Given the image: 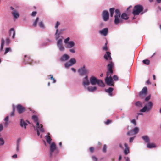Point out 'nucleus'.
Instances as JSON below:
<instances>
[{
  "instance_id": "1",
  "label": "nucleus",
  "mask_w": 161,
  "mask_h": 161,
  "mask_svg": "<svg viewBox=\"0 0 161 161\" xmlns=\"http://www.w3.org/2000/svg\"><path fill=\"white\" fill-rule=\"evenodd\" d=\"M70 38L68 37L64 40V43L65 44V47L69 49V51L72 53H74L76 52L75 48L74 47L75 46V43L73 41H69Z\"/></svg>"
},
{
  "instance_id": "2",
  "label": "nucleus",
  "mask_w": 161,
  "mask_h": 161,
  "mask_svg": "<svg viewBox=\"0 0 161 161\" xmlns=\"http://www.w3.org/2000/svg\"><path fill=\"white\" fill-rule=\"evenodd\" d=\"M111 53L109 52H106V53L104 55V58L105 60L108 59V58L110 61V63L108 65V70L110 71L111 73H113L112 68L114 66V63L111 61L112 58L110 56Z\"/></svg>"
},
{
  "instance_id": "3",
  "label": "nucleus",
  "mask_w": 161,
  "mask_h": 161,
  "mask_svg": "<svg viewBox=\"0 0 161 161\" xmlns=\"http://www.w3.org/2000/svg\"><path fill=\"white\" fill-rule=\"evenodd\" d=\"M143 6L139 4L135 5L132 14L134 15H137L139 14L143 10Z\"/></svg>"
},
{
  "instance_id": "4",
  "label": "nucleus",
  "mask_w": 161,
  "mask_h": 161,
  "mask_svg": "<svg viewBox=\"0 0 161 161\" xmlns=\"http://www.w3.org/2000/svg\"><path fill=\"white\" fill-rule=\"evenodd\" d=\"M153 105L152 103L151 102H149L142 109L140 110V111L141 112H149L151 109Z\"/></svg>"
},
{
  "instance_id": "5",
  "label": "nucleus",
  "mask_w": 161,
  "mask_h": 161,
  "mask_svg": "<svg viewBox=\"0 0 161 161\" xmlns=\"http://www.w3.org/2000/svg\"><path fill=\"white\" fill-rule=\"evenodd\" d=\"M78 71L80 75L88 74L90 72L89 69L85 67V65H83L82 67L79 68Z\"/></svg>"
},
{
  "instance_id": "6",
  "label": "nucleus",
  "mask_w": 161,
  "mask_h": 161,
  "mask_svg": "<svg viewBox=\"0 0 161 161\" xmlns=\"http://www.w3.org/2000/svg\"><path fill=\"white\" fill-rule=\"evenodd\" d=\"M57 41L56 44L59 50L60 51H64L65 50V48L63 45L62 39H59Z\"/></svg>"
},
{
  "instance_id": "7",
  "label": "nucleus",
  "mask_w": 161,
  "mask_h": 161,
  "mask_svg": "<svg viewBox=\"0 0 161 161\" xmlns=\"http://www.w3.org/2000/svg\"><path fill=\"white\" fill-rule=\"evenodd\" d=\"M102 16L103 21H106L109 18V14L108 12L106 10L103 11L102 14Z\"/></svg>"
},
{
  "instance_id": "8",
  "label": "nucleus",
  "mask_w": 161,
  "mask_h": 161,
  "mask_svg": "<svg viewBox=\"0 0 161 161\" xmlns=\"http://www.w3.org/2000/svg\"><path fill=\"white\" fill-rule=\"evenodd\" d=\"M36 131L37 133V135L38 136L40 135V133L39 131L40 130L42 132H44L45 131L44 129L42 127V124L39 125L38 122H37L36 124Z\"/></svg>"
},
{
  "instance_id": "9",
  "label": "nucleus",
  "mask_w": 161,
  "mask_h": 161,
  "mask_svg": "<svg viewBox=\"0 0 161 161\" xmlns=\"http://www.w3.org/2000/svg\"><path fill=\"white\" fill-rule=\"evenodd\" d=\"M90 84V82L89 81L88 77L86 76L84 77L82 80V84L83 85L85 88H86V86H88Z\"/></svg>"
},
{
  "instance_id": "10",
  "label": "nucleus",
  "mask_w": 161,
  "mask_h": 161,
  "mask_svg": "<svg viewBox=\"0 0 161 161\" xmlns=\"http://www.w3.org/2000/svg\"><path fill=\"white\" fill-rule=\"evenodd\" d=\"M147 92V89L146 87H144L139 92V95L141 98L146 96Z\"/></svg>"
},
{
  "instance_id": "11",
  "label": "nucleus",
  "mask_w": 161,
  "mask_h": 161,
  "mask_svg": "<svg viewBox=\"0 0 161 161\" xmlns=\"http://www.w3.org/2000/svg\"><path fill=\"white\" fill-rule=\"evenodd\" d=\"M105 81L106 84L109 86H113V82L112 77H106L105 79Z\"/></svg>"
},
{
  "instance_id": "12",
  "label": "nucleus",
  "mask_w": 161,
  "mask_h": 161,
  "mask_svg": "<svg viewBox=\"0 0 161 161\" xmlns=\"http://www.w3.org/2000/svg\"><path fill=\"white\" fill-rule=\"evenodd\" d=\"M56 145L54 142L52 143L50 146V156L51 157L53 156V153L56 149Z\"/></svg>"
},
{
  "instance_id": "13",
  "label": "nucleus",
  "mask_w": 161,
  "mask_h": 161,
  "mask_svg": "<svg viewBox=\"0 0 161 161\" xmlns=\"http://www.w3.org/2000/svg\"><path fill=\"white\" fill-rule=\"evenodd\" d=\"M99 32L101 35L106 36L108 34V29L107 28H105L100 31Z\"/></svg>"
},
{
  "instance_id": "14",
  "label": "nucleus",
  "mask_w": 161,
  "mask_h": 161,
  "mask_svg": "<svg viewBox=\"0 0 161 161\" xmlns=\"http://www.w3.org/2000/svg\"><path fill=\"white\" fill-rule=\"evenodd\" d=\"M25 108L20 104H18L17 106V111L19 114L22 113L25 110Z\"/></svg>"
},
{
  "instance_id": "15",
  "label": "nucleus",
  "mask_w": 161,
  "mask_h": 161,
  "mask_svg": "<svg viewBox=\"0 0 161 161\" xmlns=\"http://www.w3.org/2000/svg\"><path fill=\"white\" fill-rule=\"evenodd\" d=\"M98 79L94 76H92L90 78V83L92 85H95L97 84Z\"/></svg>"
},
{
  "instance_id": "16",
  "label": "nucleus",
  "mask_w": 161,
  "mask_h": 161,
  "mask_svg": "<svg viewBox=\"0 0 161 161\" xmlns=\"http://www.w3.org/2000/svg\"><path fill=\"white\" fill-rule=\"evenodd\" d=\"M69 58V56L67 54H64L61 57L60 60L62 62H64L68 60Z\"/></svg>"
},
{
  "instance_id": "17",
  "label": "nucleus",
  "mask_w": 161,
  "mask_h": 161,
  "mask_svg": "<svg viewBox=\"0 0 161 161\" xmlns=\"http://www.w3.org/2000/svg\"><path fill=\"white\" fill-rule=\"evenodd\" d=\"M120 17L114 16V23L115 25H118L120 23L122 22V20L120 19Z\"/></svg>"
},
{
  "instance_id": "18",
  "label": "nucleus",
  "mask_w": 161,
  "mask_h": 161,
  "mask_svg": "<svg viewBox=\"0 0 161 161\" xmlns=\"http://www.w3.org/2000/svg\"><path fill=\"white\" fill-rule=\"evenodd\" d=\"M20 126L22 127H24L25 129H26V126L27 125V124L23 119H20Z\"/></svg>"
},
{
  "instance_id": "19",
  "label": "nucleus",
  "mask_w": 161,
  "mask_h": 161,
  "mask_svg": "<svg viewBox=\"0 0 161 161\" xmlns=\"http://www.w3.org/2000/svg\"><path fill=\"white\" fill-rule=\"evenodd\" d=\"M124 145L125 148V149L124 150V153L125 155H126L129 152V148L126 143H125Z\"/></svg>"
},
{
  "instance_id": "20",
  "label": "nucleus",
  "mask_w": 161,
  "mask_h": 161,
  "mask_svg": "<svg viewBox=\"0 0 161 161\" xmlns=\"http://www.w3.org/2000/svg\"><path fill=\"white\" fill-rule=\"evenodd\" d=\"M12 14L14 17L17 19L19 17V14L15 10H14L12 12Z\"/></svg>"
},
{
  "instance_id": "21",
  "label": "nucleus",
  "mask_w": 161,
  "mask_h": 161,
  "mask_svg": "<svg viewBox=\"0 0 161 161\" xmlns=\"http://www.w3.org/2000/svg\"><path fill=\"white\" fill-rule=\"evenodd\" d=\"M12 33L13 34L12 38L14 39L15 37V32L14 29L13 28H11L9 30L10 35H11Z\"/></svg>"
},
{
  "instance_id": "22",
  "label": "nucleus",
  "mask_w": 161,
  "mask_h": 161,
  "mask_svg": "<svg viewBox=\"0 0 161 161\" xmlns=\"http://www.w3.org/2000/svg\"><path fill=\"white\" fill-rule=\"evenodd\" d=\"M87 90L90 92H93L97 89L96 87L89 86L86 88Z\"/></svg>"
},
{
  "instance_id": "23",
  "label": "nucleus",
  "mask_w": 161,
  "mask_h": 161,
  "mask_svg": "<svg viewBox=\"0 0 161 161\" xmlns=\"http://www.w3.org/2000/svg\"><path fill=\"white\" fill-rule=\"evenodd\" d=\"M113 88L111 87H110L108 89H105V91L106 92L108 93L109 95L110 96H112V92L113 91Z\"/></svg>"
},
{
  "instance_id": "24",
  "label": "nucleus",
  "mask_w": 161,
  "mask_h": 161,
  "mask_svg": "<svg viewBox=\"0 0 161 161\" xmlns=\"http://www.w3.org/2000/svg\"><path fill=\"white\" fill-rule=\"evenodd\" d=\"M5 43V41L4 39L2 38L1 40V46L0 48V51L2 52L3 50V46Z\"/></svg>"
},
{
  "instance_id": "25",
  "label": "nucleus",
  "mask_w": 161,
  "mask_h": 161,
  "mask_svg": "<svg viewBox=\"0 0 161 161\" xmlns=\"http://www.w3.org/2000/svg\"><path fill=\"white\" fill-rule=\"evenodd\" d=\"M120 16L122 19L124 20H127L129 18L127 15L125 13H123Z\"/></svg>"
},
{
  "instance_id": "26",
  "label": "nucleus",
  "mask_w": 161,
  "mask_h": 161,
  "mask_svg": "<svg viewBox=\"0 0 161 161\" xmlns=\"http://www.w3.org/2000/svg\"><path fill=\"white\" fill-rule=\"evenodd\" d=\"M142 138L146 143H149V139L147 136H142Z\"/></svg>"
},
{
  "instance_id": "27",
  "label": "nucleus",
  "mask_w": 161,
  "mask_h": 161,
  "mask_svg": "<svg viewBox=\"0 0 161 161\" xmlns=\"http://www.w3.org/2000/svg\"><path fill=\"white\" fill-rule=\"evenodd\" d=\"M45 137L47 142L49 144H51L52 139L50 136L48 135H46Z\"/></svg>"
},
{
  "instance_id": "28",
  "label": "nucleus",
  "mask_w": 161,
  "mask_h": 161,
  "mask_svg": "<svg viewBox=\"0 0 161 161\" xmlns=\"http://www.w3.org/2000/svg\"><path fill=\"white\" fill-rule=\"evenodd\" d=\"M99 86L101 87H104L105 85L103 82L101 80L98 79L97 84Z\"/></svg>"
},
{
  "instance_id": "29",
  "label": "nucleus",
  "mask_w": 161,
  "mask_h": 161,
  "mask_svg": "<svg viewBox=\"0 0 161 161\" xmlns=\"http://www.w3.org/2000/svg\"><path fill=\"white\" fill-rule=\"evenodd\" d=\"M55 39L56 40H58L60 37L59 34H58V30H56V32L55 34Z\"/></svg>"
},
{
  "instance_id": "30",
  "label": "nucleus",
  "mask_w": 161,
  "mask_h": 161,
  "mask_svg": "<svg viewBox=\"0 0 161 161\" xmlns=\"http://www.w3.org/2000/svg\"><path fill=\"white\" fill-rule=\"evenodd\" d=\"M115 15L114 16H116L119 17H120L121 14L119 10L118 9H116L115 11Z\"/></svg>"
},
{
  "instance_id": "31",
  "label": "nucleus",
  "mask_w": 161,
  "mask_h": 161,
  "mask_svg": "<svg viewBox=\"0 0 161 161\" xmlns=\"http://www.w3.org/2000/svg\"><path fill=\"white\" fill-rule=\"evenodd\" d=\"M147 148H151L155 147V146L154 144L153 143H148L147 145Z\"/></svg>"
},
{
  "instance_id": "32",
  "label": "nucleus",
  "mask_w": 161,
  "mask_h": 161,
  "mask_svg": "<svg viewBox=\"0 0 161 161\" xmlns=\"http://www.w3.org/2000/svg\"><path fill=\"white\" fill-rule=\"evenodd\" d=\"M115 8H112L109 9V11L110 13V16L112 17L113 16L114 13Z\"/></svg>"
},
{
  "instance_id": "33",
  "label": "nucleus",
  "mask_w": 161,
  "mask_h": 161,
  "mask_svg": "<svg viewBox=\"0 0 161 161\" xmlns=\"http://www.w3.org/2000/svg\"><path fill=\"white\" fill-rule=\"evenodd\" d=\"M72 65L75 64L76 63V60L74 58H71L69 61Z\"/></svg>"
},
{
  "instance_id": "34",
  "label": "nucleus",
  "mask_w": 161,
  "mask_h": 161,
  "mask_svg": "<svg viewBox=\"0 0 161 161\" xmlns=\"http://www.w3.org/2000/svg\"><path fill=\"white\" fill-rule=\"evenodd\" d=\"M72 65L71 64V63L70 62V61H69V62L65 63L64 64V66L66 68H68L69 67L72 66Z\"/></svg>"
},
{
  "instance_id": "35",
  "label": "nucleus",
  "mask_w": 161,
  "mask_h": 161,
  "mask_svg": "<svg viewBox=\"0 0 161 161\" xmlns=\"http://www.w3.org/2000/svg\"><path fill=\"white\" fill-rule=\"evenodd\" d=\"M136 106L138 107H142V102L140 101H137L135 103Z\"/></svg>"
},
{
  "instance_id": "36",
  "label": "nucleus",
  "mask_w": 161,
  "mask_h": 161,
  "mask_svg": "<svg viewBox=\"0 0 161 161\" xmlns=\"http://www.w3.org/2000/svg\"><path fill=\"white\" fill-rule=\"evenodd\" d=\"M32 119L34 120L35 122H36V123L38 122V119L36 115H33L32 117Z\"/></svg>"
},
{
  "instance_id": "37",
  "label": "nucleus",
  "mask_w": 161,
  "mask_h": 161,
  "mask_svg": "<svg viewBox=\"0 0 161 161\" xmlns=\"http://www.w3.org/2000/svg\"><path fill=\"white\" fill-rule=\"evenodd\" d=\"M39 18L37 17L36 18V19L35 20V21L34 22L33 25L34 27H36V26L37 23L38 21H39Z\"/></svg>"
},
{
  "instance_id": "38",
  "label": "nucleus",
  "mask_w": 161,
  "mask_h": 161,
  "mask_svg": "<svg viewBox=\"0 0 161 161\" xmlns=\"http://www.w3.org/2000/svg\"><path fill=\"white\" fill-rule=\"evenodd\" d=\"M142 62L144 64L147 65H149L150 64V61L148 59L144 60H143Z\"/></svg>"
},
{
  "instance_id": "39",
  "label": "nucleus",
  "mask_w": 161,
  "mask_h": 161,
  "mask_svg": "<svg viewBox=\"0 0 161 161\" xmlns=\"http://www.w3.org/2000/svg\"><path fill=\"white\" fill-rule=\"evenodd\" d=\"M113 73H111L110 71L108 70L107 72L106 73V77H111V75L113 74Z\"/></svg>"
},
{
  "instance_id": "40",
  "label": "nucleus",
  "mask_w": 161,
  "mask_h": 161,
  "mask_svg": "<svg viewBox=\"0 0 161 161\" xmlns=\"http://www.w3.org/2000/svg\"><path fill=\"white\" fill-rule=\"evenodd\" d=\"M135 134L133 132V131L132 130L128 131L127 133V135L129 136H131Z\"/></svg>"
},
{
  "instance_id": "41",
  "label": "nucleus",
  "mask_w": 161,
  "mask_h": 161,
  "mask_svg": "<svg viewBox=\"0 0 161 161\" xmlns=\"http://www.w3.org/2000/svg\"><path fill=\"white\" fill-rule=\"evenodd\" d=\"M132 130L133 131L134 133L135 134H136L138 133L139 131V129L138 127H136Z\"/></svg>"
},
{
  "instance_id": "42",
  "label": "nucleus",
  "mask_w": 161,
  "mask_h": 161,
  "mask_svg": "<svg viewBox=\"0 0 161 161\" xmlns=\"http://www.w3.org/2000/svg\"><path fill=\"white\" fill-rule=\"evenodd\" d=\"M39 26L40 27L44 28V25L42 21H41L39 22Z\"/></svg>"
},
{
  "instance_id": "43",
  "label": "nucleus",
  "mask_w": 161,
  "mask_h": 161,
  "mask_svg": "<svg viewBox=\"0 0 161 161\" xmlns=\"http://www.w3.org/2000/svg\"><path fill=\"white\" fill-rule=\"evenodd\" d=\"M4 142V140L2 138H0V146L3 145Z\"/></svg>"
},
{
  "instance_id": "44",
  "label": "nucleus",
  "mask_w": 161,
  "mask_h": 161,
  "mask_svg": "<svg viewBox=\"0 0 161 161\" xmlns=\"http://www.w3.org/2000/svg\"><path fill=\"white\" fill-rule=\"evenodd\" d=\"M112 79L113 80L115 81H117L118 80V77L116 75H114L113 76Z\"/></svg>"
},
{
  "instance_id": "45",
  "label": "nucleus",
  "mask_w": 161,
  "mask_h": 161,
  "mask_svg": "<svg viewBox=\"0 0 161 161\" xmlns=\"http://www.w3.org/2000/svg\"><path fill=\"white\" fill-rule=\"evenodd\" d=\"M60 25V23L59 22L57 21L56 22L55 26V28L56 29V30H58V27Z\"/></svg>"
},
{
  "instance_id": "46",
  "label": "nucleus",
  "mask_w": 161,
  "mask_h": 161,
  "mask_svg": "<svg viewBox=\"0 0 161 161\" xmlns=\"http://www.w3.org/2000/svg\"><path fill=\"white\" fill-rule=\"evenodd\" d=\"M11 49L10 48H7L5 49V51L4 52V54H5L7 53L9 51H11Z\"/></svg>"
},
{
  "instance_id": "47",
  "label": "nucleus",
  "mask_w": 161,
  "mask_h": 161,
  "mask_svg": "<svg viewBox=\"0 0 161 161\" xmlns=\"http://www.w3.org/2000/svg\"><path fill=\"white\" fill-rule=\"evenodd\" d=\"M28 58V60L27 61V63L28 64H32V60L31 59H30V58Z\"/></svg>"
},
{
  "instance_id": "48",
  "label": "nucleus",
  "mask_w": 161,
  "mask_h": 161,
  "mask_svg": "<svg viewBox=\"0 0 161 161\" xmlns=\"http://www.w3.org/2000/svg\"><path fill=\"white\" fill-rule=\"evenodd\" d=\"M107 147L106 145H104L103 146V151L105 153L106 151Z\"/></svg>"
},
{
  "instance_id": "49",
  "label": "nucleus",
  "mask_w": 161,
  "mask_h": 161,
  "mask_svg": "<svg viewBox=\"0 0 161 161\" xmlns=\"http://www.w3.org/2000/svg\"><path fill=\"white\" fill-rule=\"evenodd\" d=\"M15 111V109L14 108V106L13 107V111L10 114V115L12 116H13L14 115V112Z\"/></svg>"
},
{
  "instance_id": "50",
  "label": "nucleus",
  "mask_w": 161,
  "mask_h": 161,
  "mask_svg": "<svg viewBox=\"0 0 161 161\" xmlns=\"http://www.w3.org/2000/svg\"><path fill=\"white\" fill-rule=\"evenodd\" d=\"M20 140H21L20 138L18 139L17 141V146H20Z\"/></svg>"
},
{
  "instance_id": "51",
  "label": "nucleus",
  "mask_w": 161,
  "mask_h": 161,
  "mask_svg": "<svg viewBox=\"0 0 161 161\" xmlns=\"http://www.w3.org/2000/svg\"><path fill=\"white\" fill-rule=\"evenodd\" d=\"M131 122L133 124L135 125H136V120L134 119L131 120Z\"/></svg>"
},
{
  "instance_id": "52",
  "label": "nucleus",
  "mask_w": 161,
  "mask_h": 161,
  "mask_svg": "<svg viewBox=\"0 0 161 161\" xmlns=\"http://www.w3.org/2000/svg\"><path fill=\"white\" fill-rule=\"evenodd\" d=\"M10 42V40L9 38H7L6 39V43L7 44H9Z\"/></svg>"
},
{
  "instance_id": "53",
  "label": "nucleus",
  "mask_w": 161,
  "mask_h": 161,
  "mask_svg": "<svg viewBox=\"0 0 161 161\" xmlns=\"http://www.w3.org/2000/svg\"><path fill=\"white\" fill-rule=\"evenodd\" d=\"M92 159L94 161H97V158L94 156H93L92 157Z\"/></svg>"
},
{
  "instance_id": "54",
  "label": "nucleus",
  "mask_w": 161,
  "mask_h": 161,
  "mask_svg": "<svg viewBox=\"0 0 161 161\" xmlns=\"http://www.w3.org/2000/svg\"><path fill=\"white\" fill-rule=\"evenodd\" d=\"M150 98V95H149L145 99V100L146 101H148Z\"/></svg>"
},
{
  "instance_id": "55",
  "label": "nucleus",
  "mask_w": 161,
  "mask_h": 161,
  "mask_svg": "<svg viewBox=\"0 0 161 161\" xmlns=\"http://www.w3.org/2000/svg\"><path fill=\"white\" fill-rule=\"evenodd\" d=\"M36 13H37L36 11L33 12L31 14V16H35L36 15Z\"/></svg>"
},
{
  "instance_id": "56",
  "label": "nucleus",
  "mask_w": 161,
  "mask_h": 161,
  "mask_svg": "<svg viewBox=\"0 0 161 161\" xmlns=\"http://www.w3.org/2000/svg\"><path fill=\"white\" fill-rule=\"evenodd\" d=\"M103 50H105V51H107L108 50V48L107 47V46H104L103 47Z\"/></svg>"
},
{
  "instance_id": "57",
  "label": "nucleus",
  "mask_w": 161,
  "mask_h": 161,
  "mask_svg": "<svg viewBox=\"0 0 161 161\" xmlns=\"http://www.w3.org/2000/svg\"><path fill=\"white\" fill-rule=\"evenodd\" d=\"M134 137H132L130 138V140H129V142H132L134 139Z\"/></svg>"
},
{
  "instance_id": "58",
  "label": "nucleus",
  "mask_w": 161,
  "mask_h": 161,
  "mask_svg": "<svg viewBox=\"0 0 161 161\" xmlns=\"http://www.w3.org/2000/svg\"><path fill=\"white\" fill-rule=\"evenodd\" d=\"M3 129V127L2 124H0V132Z\"/></svg>"
},
{
  "instance_id": "59",
  "label": "nucleus",
  "mask_w": 161,
  "mask_h": 161,
  "mask_svg": "<svg viewBox=\"0 0 161 161\" xmlns=\"http://www.w3.org/2000/svg\"><path fill=\"white\" fill-rule=\"evenodd\" d=\"M90 151L92 153L94 150V148L93 147H90L89 148Z\"/></svg>"
},
{
  "instance_id": "60",
  "label": "nucleus",
  "mask_w": 161,
  "mask_h": 161,
  "mask_svg": "<svg viewBox=\"0 0 161 161\" xmlns=\"http://www.w3.org/2000/svg\"><path fill=\"white\" fill-rule=\"evenodd\" d=\"M111 122V121L109 120H108L106 122H105V124L106 125H108Z\"/></svg>"
},
{
  "instance_id": "61",
  "label": "nucleus",
  "mask_w": 161,
  "mask_h": 161,
  "mask_svg": "<svg viewBox=\"0 0 161 161\" xmlns=\"http://www.w3.org/2000/svg\"><path fill=\"white\" fill-rule=\"evenodd\" d=\"M4 120L5 121H8V116H6L4 119Z\"/></svg>"
},
{
  "instance_id": "62",
  "label": "nucleus",
  "mask_w": 161,
  "mask_h": 161,
  "mask_svg": "<svg viewBox=\"0 0 161 161\" xmlns=\"http://www.w3.org/2000/svg\"><path fill=\"white\" fill-rule=\"evenodd\" d=\"M17 154H15L12 156V158H17Z\"/></svg>"
},
{
  "instance_id": "63",
  "label": "nucleus",
  "mask_w": 161,
  "mask_h": 161,
  "mask_svg": "<svg viewBox=\"0 0 161 161\" xmlns=\"http://www.w3.org/2000/svg\"><path fill=\"white\" fill-rule=\"evenodd\" d=\"M8 124V121H5V123H4V125L6 126H7Z\"/></svg>"
},
{
  "instance_id": "64",
  "label": "nucleus",
  "mask_w": 161,
  "mask_h": 161,
  "mask_svg": "<svg viewBox=\"0 0 161 161\" xmlns=\"http://www.w3.org/2000/svg\"><path fill=\"white\" fill-rule=\"evenodd\" d=\"M19 146H17L16 151L17 152L19 151Z\"/></svg>"
}]
</instances>
